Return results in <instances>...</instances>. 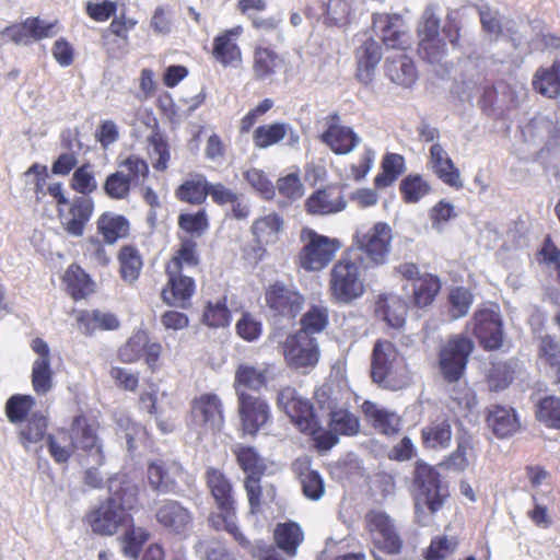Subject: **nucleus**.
I'll return each instance as SVG.
<instances>
[{
	"label": "nucleus",
	"mask_w": 560,
	"mask_h": 560,
	"mask_svg": "<svg viewBox=\"0 0 560 560\" xmlns=\"http://www.w3.org/2000/svg\"><path fill=\"white\" fill-rule=\"evenodd\" d=\"M205 482L214 502V510L207 518L209 527L228 533L242 548H249V539L237 525L236 498L231 478L220 468L208 467L205 471Z\"/></svg>",
	"instance_id": "f257e3e1"
},
{
	"label": "nucleus",
	"mask_w": 560,
	"mask_h": 560,
	"mask_svg": "<svg viewBox=\"0 0 560 560\" xmlns=\"http://www.w3.org/2000/svg\"><path fill=\"white\" fill-rule=\"evenodd\" d=\"M98 431L100 422L95 418L79 413L72 418L68 430L60 429L58 431L63 435V440L69 435L70 442L61 445L55 435L48 434V452L57 464H66L77 450H81L88 455L96 456V464L102 466L105 463V454Z\"/></svg>",
	"instance_id": "f03ea898"
},
{
	"label": "nucleus",
	"mask_w": 560,
	"mask_h": 560,
	"mask_svg": "<svg viewBox=\"0 0 560 560\" xmlns=\"http://www.w3.org/2000/svg\"><path fill=\"white\" fill-rule=\"evenodd\" d=\"M364 259L358 256L354 248H348L330 269L328 293L337 304H351L365 293L362 277Z\"/></svg>",
	"instance_id": "7ed1b4c3"
},
{
	"label": "nucleus",
	"mask_w": 560,
	"mask_h": 560,
	"mask_svg": "<svg viewBox=\"0 0 560 560\" xmlns=\"http://www.w3.org/2000/svg\"><path fill=\"white\" fill-rule=\"evenodd\" d=\"M371 378L380 387L390 390L407 385L406 359L392 341H375L371 355Z\"/></svg>",
	"instance_id": "20e7f679"
},
{
	"label": "nucleus",
	"mask_w": 560,
	"mask_h": 560,
	"mask_svg": "<svg viewBox=\"0 0 560 560\" xmlns=\"http://www.w3.org/2000/svg\"><path fill=\"white\" fill-rule=\"evenodd\" d=\"M47 190L56 202L57 217L63 231L71 236L81 237L95 210L93 199L75 196L69 201L60 182L50 183Z\"/></svg>",
	"instance_id": "39448f33"
},
{
	"label": "nucleus",
	"mask_w": 560,
	"mask_h": 560,
	"mask_svg": "<svg viewBox=\"0 0 560 560\" xmlns=\"http://www.w3.org/2000/svg\"><path fill=\"white\" fill-rule=\"evenodd\" d=\"M303 246L296 255V265L306 272H319L335 259L341 243L316 231L304 228L300 234Z\"/></svg>",
	"instance_id": "423d86ee"
},
{
	"label": "nucleus",
	"mask_w": 560,
	"mask_h": 560,
	"mask_svg": "<svg viewBox=\"0 0 560 560\" xmlns=\"http://www.w3.org/2000/svg\"><path fill=\"white\" fill-rule=\"evenodd\" d=\"M393 241V233L385 222H376L365 231L353 235L352 245L358 256L364 259V269H373L387 264Z\"/></svg>",
	"instance_id": "0eeeda50"
},
{
	"label": "nucleus",
	"mask_w": 560,
	"mask_h": 560,
	"mask_svg": "<svg viewBox=\"0 0 560 560\" xmlns=\"http://www.w3.org/2000/svg\"><path fill=\"white\" fill-rule=\"evenodd\" d=\"M189 427L200 435L218 434L225 425L222 398L215 393H203L190 401Z\"/></svg>",
	"instance_id": "6e6552de"
},
{
	"label": "nucleus",
	"mask_w": 560,
	"mask_h": 560,
	"mask_svg": "<svg viewBox=\"0 0 560 560\" xmlns=\"http://www.w3.org/2000/svg\"><path fill=\"white\" fill-rule=\"evenodd\" d=\"M277 406L300 432L315 440L319 419L310 399L303 397L294 387L284 386L278 390Z\"/></svg>",
	"instance_id": "1a4fd4ad"
},
{
	"label": "nucleus",
	"mask_w": 560,
	"mask_h": 560,
	"mask_svg": "<svg viewBox=\"0 0 560 560\" xmlns=\"http://www.w3.org/2000/svg\"><path fill=\"white\" fill-rule=\"evenodd\" d=\"M412 488L416 499L423 501L432 513L439 511L450 497L448 486L439 470L422 459L415 463Z\"/></svg>",
	"instance_id": "9d476101"
},
{
	"label": "nucleus",
	"mask_w": 560,
	"mask_h": 560,
	"mask_svg": "<svg viewBox=\"0 0 560 560\" xmlns=\"http://www.w3.org/2000/svg\"><path fill=\"white\" fill-rule=\"evenodd\" d=\"M264 300L269 315L277 323L294 320L305 303L304 295L296 288L279 280L265 288Z\"/></svg>",
	"instance_id": "9b49d317"
},
{
	"label": "nucleus",
	"mask_w": 560,
	"mask_h": 560,
	"mask_svg": "<svg viewBox=\"0 0 560 560\" xmlns=\"http://www.w3.org/2000/svg\"><path fill=\"white\" fill-rule=\"evenodd\" d=\"M359 431V418L347 408L336 407L329 412L328 429L318 424L314 444L318 451H329L339 442V435L353 436Z\"/></svg>",
	"instance_id": "f8f14e48"
},
{
	"label": "nucleus",
	"mask_w": 560,
	"mask_h": 560,
	"mask_svg": "<svg viewBox=\"0 0 560 560\" xmlns=\"http://www.w3.org/2000/svg\"><path fill=\"white\" fill-rule=\"evenodd\" d=\"M237 412L243 435L256 436L271 420V408L266 398L249 393L237 397Z\"/></svg>",
	"instance_id": "ddd939ff"
},
{
	"label": "nucleus",
	"mask_w": 560,
	"mask_h": 560,
	"mask_svg": "<svg viewBox=\"0 0 560 560\" xmlns=\"http://www.w3.org/2000/svg\"><path fill=\"white\" fill-rule=\"evenodd\" d=\"M282 353L288 366L293 370L314 368L320 355L316 339L305 331L289 335L283 342Z\"/></svg>",
	"instance_id": "4468645a"
},
{
	"label": "nucleus",
	"mask_w": 560,
	"mask_h": 560,
	"mask_svg": "<svg viewBox=\"0 0 560 560\" xmlns=\"http://www.w3.org/2000/svg\"><path fill=\"white\" fill-rule=\"evenodd\" d=\"M86 522L92 532L101 536H113L121 526L132 522L130 513L113 504V500H104L86 514Z\"/></svg>",
	"instance_id": "2eb2a0df"
},
{
	"label": "nucleus",
	"mask_w": 560,
	"mask_h": 560,
	"mask_svg": "<svg viewBox=\"0 0 560 560\" xmlns=\"http://www.w3.org/2000/svg\"><path fill=\"white\" fill-rule=\"evenodd\" d=\"M326 129L320 133L319 140L335 154L346 155L360 143V137L348 126L341 125L338 113H331L325 118Z\"/></svg>",
	"instance_id": "dca6fc26"
},
{
	"label": "nucleus",
	"mask_w": 560,
	"mask_h": 560,
	"mask_svg": "<svg viewBox=\"0 0 560 560\" xmlns=\"http://www.w3.org/2000/svg\"><path fill=\"white\" fill-rule=\"evenodd\" d=\"M57 24V21L46 22L38 16H31L20 23L7 26L2 34L7 35L15 45H30L55 36Z\"/></svg>",
	"instance_id": "f3484780"
},
{
	"label": "nucleus",
	"mask_w": 560,
	"mask_h": 560,
	"mask_svg": "<svg viewBox=\"0 0 560 560\" xmlns=\"http://www.w3.org/2000/svg\"><path fill=\"white\" fill-rule=\"evenodd\" d=\"M154 517L165 530L180 535L192 524L191 512L180 502L172 499L159 500L154 503Z\"/></svg>",
	"instance_id": "a211bd4d"
},
{
	"label": "nucleus",
	"mask_w": 560,
	"mask_h": 560,
	"mask_svg": "<svg viewBox=\"0 0 560 560\" xmlns=\"http://www.w3.org/2000/svg\"><path fill=\"white\" fill-rule=\"evenodd\" d=\"M166 284L161 290V299L168 306L189 308L191 299L196 292L194 278L184 272L165 270Z\"/></svg>",
	"instance_id": "6ab92c4d"
},
{
	"label": "nucleus",
	"mask_w": 560,
	"mask_h": 560,
	"mask_svg": "<svg viewBox=\"0 0 560 560\" xmlns=\"http://www.w3.org/2000/svg\"><path fill=\"white\" fill-rule=\"evenodd\" d=\"M243 32L242 25H235L214 36L211 55L218 63L225 68H235L242 62L243 54L237 42Z\"/></svg>",
	"instance_id": "aec40b11"
},
{
	"label": "nucleus",
	"mask_w": 560,
	"mask_h": 560,
	"mask_svg": "<svg viewBox=\"0 0 560 560\" xmlns=\"http://www.w3.org/2000/svg\"><path fill=\"white\" fill-rule=\"evenodd\" d=\"M372 22L387 48L406 49L409 46L410 38L406 32L401 15L397 13H375L373 14Z\"/></svg>",
	"instance_id": "412c9836"
},
{
	"label": "nucleus",
	"mask_w": 560,
	"mask_h": 560,
	"mask_svg": "<svg viewBox=\"0 0 560 560\" xmlns=\"http://www.w3.org/2000/svg\"><path fill=\"white\" fill-rule=\"evenodd\" d=\"M347 206L342 186L327 185L315 190L305 200L304 208L312 215H328L342 211Z\"/></svg>",
	"instance_id": "4be33fe9"
},
{
	"label": "nucleus",
	"mask_w": 560,
	"mask_h": 560,
	"mask_svg": "<svg viewBox=\"0 0 560 560\" xmlns=\"http://www.w3.org/2000/svg\"><path fill=\"white\" fill-rule=\"evenodd\" d=\"M31 348L38 355L32 365V386L37 395H46L52 388L54 380V371L50 366V350L47 342L39 337L32 340Z\"/></svg>",
	"instance_id": "5701e85b"
},
{
	"label": "nucleus",
	"mask_w": 560,
	"mask_h": 560,
	"mask_svg": "<svg viewBox=\"0 0 560 560\" xmlns=\"http://www.w3.org/2000/svg\"><path fill=\"white\" fill-rule=\"evenodd\" d=\"M474 332L486 350H497L503 343V324L493 311L481 310L474 315Z\"/></svg>",
	"instance_id": "b1692460"
},
{
	"label": "nucleus",
	"mask_w": 560,
	"mask_h": 560,
	"mask_svg": "<svg viewBox=\"0 0 560 560\" xmlns=\"http://www.w3.org/2000/svg\"><path fill=\"white\" fill-rule=\"evenodd\" d=\"M183 472L177 462L158 459L148 465L147 478L151 489L158 493H172L177 489V477Z\"/></svg>",
	"instance_id": "393cba45"
},
{
	"label": "nucleus",
	"mask_w": 560,
	"mask_h": 560,
	"mask_svg": "<svg viewBox=\"0 0 560 560\" xmlns=\"http://www.w3.org/2000/svg\"><path fill=\"white\" fill-rule=\"evenodd\" d=\"M285 67V58L272 46L257 44L253 48L252 71L255 80L265 81Z\"/></svg>",
	"instance_id": "a878e982"
},
{
	"label": "nucleus",
	"mask_w": 560,
	"mask_h": 560,
	"mask_svg": "<svg viewBox=\"0 0 560 560\" xmlns=\"http://www.w3.org/2000/svg\"><path fill=\"white\" fill-rule=\"evenodd\" d=\"M66 293L73 301L85 300L96 293V282L78 262L70 264L61 276Z\"/></svg>",
	"instance_id": "bb28decb"
},
{
	"label": "nucleus",
	"mask_w": 560,
	"mask_h": 560,
	"mask_svg": "<svg viewBox=\"0 0 560 560\" xmlns=\"http://www.w3.org/2000/svg\"><path fill=\"white\" fill-rule=\"evenodd\" d=\"M95 236L115 245L119 241L129 238L131 234V223L127 217L113 211H104L95 221Z\"/></svg>",
	"instance_id": "cd10ccee"
},
{
	"label": "nucleus",
	"mask_w": 560,
	"mask_h": 560,
	"mask_svg": "<svg viewBox=\"0 0 560 560\" xmlns=\"http://www.w3.org/2000/svg\"><path fill=\"white\" fill-rule=\"evenodd\" d=\"M374 314L394 329L405 326L408 314L406 301L394 293H381L375 301Z\"/></svg>",
	"instance_id": "c85d7f7f"
},
{
	"label": "nucleus",
	"mask_w": 560,
	"mask_h": 560,
	"mask_svg": "<svg viewBox=\"0 0 560 560\" xmlns=\"http://www.w3.org/2000/svg\"><path fill=\"white\" fill-rule=\"evenodd\" d=\"M209 197L218 207L230 206V215L235 220H246L250 215V207L243 199L242 194L221 182H210Z\"/></svg>",
	"instance_id": "c756f323"
},
{
	"label": "nucleus",
	"mask_w": 560,
	"mask_h": 560,
	"mask_svg": "<svg viewBox=\"0 0 560 560\" xmlns=\"http://www.w3.org/2000/svg\"><path fill=\"white\" fill-rule=\"evenodd\" d=\"M355 78L363 84L373 81L375 69L382 59V48L372 37L365 39L354 51Z\"/></svg>",
	"instance_id": "7c9ffc66"
},
{
	"label": "nucleus",
	"mask_w": 560,
	"mask_h": 560,
	"mask_svg": "<svg viewBox=\"0 0 560 560\" xmlns=\"http://www.w3.org/2000/svg\"><path fill=\"white\" fill-rule=\"evenodd\" d=\"M236 464L244 474V480L264 478L268 474V462L252 445L237 444L232 448Z\"/></svg>",
	"instance_id": "2f4dec72"
},
{
	"label": "nucleus",
	"mask_w": 560,
	"mask_h": 560,
	"mask_svg": "<svg viewBox=\"0 0 560 560\" xmlns=\"http://www.w3.org/2000/svg\"><path fill=\"white\" fill-rule=\"evenodd\" d=\"M109 497L125 513H129L138 504V486L126 475H116L108 480Z\"/></svg>",
	"instance_id": "473e14b6"
},
{
	"label": "nucleus",
	"mask_w": 560,
	"mask_h": 560,
	"mask_svg": "<svg viewBox=\"0 0 560 560\" xmlns=\"http://www.w3.org/2000/svg\"><path fill=\"white\" fill-rule=\"evenodd\" d=\"M118 273L121 281L136 283L142 272L144 261L140 249L135 244H125L117 252Z\"/></svg>",
	"instance_id": "72a5a7b5"
},
{
	"label": "nucleus",
	"mask_w": 560,
	"mask_h": 560,
	"mask_svg": "<svg viewBox=\"0 0 560 560\" xmlns=\"http://www.w3.org/2000/svg\"><path fill=\"white\" fill-rule=\"evenodd\" d=\"M272 538L279 550L289 558H294L298 555L299 547L304 541V532L296 522L287 521L276 525Z\"/></svg>",
	"instance_id": "f704fd0d"
},
{
	"label": "nucleus",
	"mask_w": 560,
	"mask_h": 560,
	"mask_svg": "<svg viewBox=\"0 0 560 560\" xmlns=\"http://www.w3.org/2000/svg\"><path fill=\"white\" fill-rule=\"evenodd\" d=\"M209 185L210 182L206 175L201 173L190 174L175 188V197L184 203L201 206L209 197Z\"/></svg>",
	"instance_id": "c9c22d12"
},
{
	"label": "nucleus",
	"mask_w": 560,
	"mask_h": 560,
	"mask_svg": "<svg viewBox=\"0 0 560 560\" xmlns=\"http://www.w3.org/2000/svg\"><path fill=\"white\" fill-rule=\"evenodd\" d=\"M75 319L79 330L85 336H92L96 330H116L120 326L115 314L100 310H81Z\"/></svg>",
	"instance_id": "e433bc0d"
},
{
	"label": "nucleus",
	"mask_w": 560,
	"mask_h": 560,
	"mask_svg": "<svg viewBox=\"0 0 560 560\" xmlns=\"http://www.w3.org/2000/svg\"><path fill=\"white\" fill-rule=\"evenodd\" d=\"M200 264L198 244L195 240L184 236L165 264V270L184 272L185 268H195Z\"/></svg>",
	"instance_id": "4c0bfd02"
},
{
	"label": "nucleus",
	"mask_w": 560,
	"mask_h": 560,
	"mask_svg": "<svg viewBox=\"0 0 560 560\" xmlns=\"http://www.w3.org/2000/svg\"><path fill=\"white\" fill-rule=\"evenodd\" d=\"M487 421L498 438H508L520 428V421L512 407L493 405L489 408Z\"/></svg>",
	"instance_id": "58836bf2"
},
{
	"label": "nucleus",
	"mask_w": 560,
	"mask_h": 560,
	"mask_svg": "<svg viewBox=\"0 0 560 560\" xmlns=\"http://www.w3.org/2000/svg\"><path fill=\"white\" fill-rule=\"evenodd\" d=\"M137 23V20L128 18L126 13L114 16L109 26L102 34V45L109 57H117V51L113 45L114 40L110 36L118 37L122 45L127 46L129 43V32L136 27Z\"/></svg>",
	"instance_id": "ea45409f"
},
{
	"label": "nucleus",
	"mask_w": 560,
	"mask_h": 560,
	"mask_svg": "<svg viewBox=\"0 0 560 560\" xmlns=\"http://www.w3.org/2000/svg\"><path fill=\"white\" fill-rule=\"evenodd\" d=\"M236 8L240 13L246 16L253 28L257 31H275L279 26V20L275 16L260 18L257 13L267 9L266 0H237Z\"/></svg>",
	"instance_id": "a19ab883"
},
{
	"label": "nucleus",
	"mask_w": 560,
	"mask_h": 560,
	"mask_svg": "<svg viewBox=\"0 0 560 560\" xmlns=\"http://www.w3.org/2000/svg\"><path fill=\"white\" fill-rule=\"evenodd\" d=\"M362 411L374 429L385 435H393L399 431V418L387 410L380 409L369 400L362 404Z\"/></svg>",
	"instance_id": "79ce46f5"
},
{
	"label": "nucleus",
	"mask_w": 560,
	"mask_h": 560,
	"mask_svg": "<svg viewBox=\"0 0 560 560\" xmlns=\"http://www.w3.org/2000/svg\"><path fill=\"white\" fill-rule=\"evenodd\" d=\"M262 478L243 480V487L246 492L249 512L256 515L262 511L265 503H272L276 500L277 490L273 485L261 486Z\"/></svg>",
	"instance_id": "37998d69"
},
{
	"label": "nucleus",
	"mask_w": 560,
	"mask_h": 560,
	"mask_svg": "<svg viewBox=\"0 0 560 560\" xmlns=\"http://www.w3.org/2000/svg\"><path fill=\"white\" fill-rule=\"evenodd\" d=\"M282 228V218L278 213L272 212L254 220L250 231L258 244L269 245L278 241Z\"/></svg>",
	"instance_id": "c03bdc74"
},
{
	"label": "nucleus",
	"mask_w": 560,
	"mask_h": 560,
	"mask_svg": "<svg viewBox=\"0 0 560 560\" xmlns=\"http://www.w3.org/2000/svg\"><path fill=\"white\" fill-rule=\"evenodd\" d=\"M267 385V375L265 371L248 364H240L235 370L233 388L236 397L241 393H248L250 390H260Z\"/></svg>",
	"instance_id": "a18cd8bd"
},
{
	"label": "nucleus",
	"mask_w": 560,
	"mask_h": 560,
	"mask_svg": "<svg viewBox=\"0 0 560 560\" xmlns=\"http://www.w3.org/2000/svg\"><path fill=\"white\" fill-rule=\"evenodd\" d=\"M452 427L450 421L438 419L421 430V442L424 448H445L451 444Z\"/></svg>",
	"instance_id": "49530a36"
},
{
	"label": "nucleus",
	"mask_w": 560,
	"mask_h": 560,
	"mask_svg": "<svg viewBox=\"0 0 560 560\" xmlns=\"http://www.w3.org/2000/svg\"><path fill=\"white\" fill-rule=\"evenodd\" d=\"M405 158L398 153L384 154L381 162V172L374 178V186L378 189L392 186L405 172Z\"/></svg>",
	"instance_id": "de8ad7c7"
},
{
	"label": "nucleus",
	"mask_w": 560,
	"mask_h": 560,
	"mask_svg": "<svg viewBox=\"0 0 560 560\" xmlns=\"http://www.w3.org/2000/svg\"><path fill=\"white\" fill-rule=\"evenodd\" d=\"M385 71L394 83L402 86H411L418 78L413 60L405 55L387 60Z\"/></svg>",
	"instance_id": "09e8293b"
},
{
	"label": "nucleus",
	"mask_w": 560,
	"mask_h": 560,
	"mask_svg": "<svg viewBox=\"0 0 560 560\" xmlns=\"http://www.w3.org/2000/svg\"><path fill=\"white\" fill-rule=\"evenodd\" d=\"M440 290L441 281L439 277L424 273L413 282L411 301L419 308L427 307L433 303Z\"/></svg>",
	"instance_id": "8fccbe9b"
},
{
	"label": "nucleus",
	"mask_w": 560,
	"mask_h": 560,
	"mask_svg": "<svg viewBox=\"0 0 560 560\" xmlns=\"http://www.w3.org/2000/svg\"><path fill=\"white\" fill-rule=\"evenodd\" d=\"M471 9L479 15L481 27L488 35L499 37L504 27L508 32H513V27L508 26L506 19L499 10L491 8L488 3L472 4Z\"/></svg>",
	"instance_id": "3c124183"
},
{
	"label": "nucleus",
	"mask_w": 560,
	"mask_h": 560,
	"mask_svg": "<svg viewBox=\"0 0 560 560\" xmlns=\"http://www.w3.org/2000/svg\"><path fill=\"white\" fill-rule=\"evenodd\" d=\"M48 429V418L39 412H34L26 419V423L19 430V440L24 448L43 441Z\"/></svg>",
	"instance_id": "603ef678"
},
{
	"label": "nucleus",
	"mask_w": 560,
	"mask_h": 560,
	"mask_svg": "<svg viewBox=\"0 0 560 560\" xmlns=\"http://www.w3.org/2000/svg\"><path fill=\"white\" fill-rule=\"evenodd\" d=\"M289 130L290 126L285 122L260 125L253 131V143L257 149H267L281 142Z\"/></svg>",
	"instance_id": "864d4df0"
},
{
	"label": "nucleus",
	"mask_w": 560,
	"mask_h": 560,
	"mask_svg": "<svg viewBox=\"0 0 560 560\" xmlns=\"http://www.w3.org/2000/svg\"><path fill=\"white\" fill-rule=\"evenodd\" d=\"M177 225L190 238L201 237L210 228L209 217L205 208L195 212H183L177 218Z\"/></svg>",
	"instance_id": "5fc2aeb1"
},
{
	"label": "nucleus",
	"mask_w": 560,
	"mask_h": 560,
	"mask_svg": "<svg viewBox=\"0 0 560 560\" xmlns=\"http://www.w3.org/2000/svg\"><path fill=\"white\" fill-rule=\"evenodd\" d=\"M148 143L152 149L149 155L153 159V168L158 172H165L171 161V147L158 126L148 137Z\"/></svg>",
	"instance_id": "6e6d98bb"
},
{
	"label": "nucleus",
	"mask_w": 560,
	"mask_h": 560,
	"mask_svg": "<svg viewBox=\"0 0 560 560\" xmlns=\"http://www.w3.org/2000/svg\"><path fill=\"white\" fill-rule=\"evenodd\" d=\"M533 85L537 92L547 97L558 96L560 94V60L556 61L549 69H539Z\"/></svg>",
	"instance_id": "4d7b16f0"
},
{
	"label": "nucleus",
	"mask_w": 560,
	"mask_h": 560,
	"mask_svg": "<svg viewBox=\"0 0 560 560\" xmlns=\"http://www.w3.org/2000/svg\"><path fill=\"white\" fill-rule=\"evenodd\" d=\"M232 320L231 311L228 307V299L223 296L217 302H207L203 308L201 322L211 328L228 327Z\"/></svg>",
	"instance_id": "13d9d810"
},
{
	"label": "nucleus",
	"mask_w": 560,
	"mask_h": 560,
	"mask_svg": "<svg viewBox=\"0 0 560 560\" xmlns=\"http://www.w3.org/2000/svg\"><path fill=\"white\" fill-rule=\"evenodd\" d=\"M70 187L78 194L89 197L97 189L94 165L85 162L77 167L70 178Z\"/></svg>",
	"instance_id": "bf43d9fd"
},
{
	"label": "nucleus",
	"mask_w": 560,
	"mask_h": 560,
	"mask_svg": "<svg viewBox=\"0 0 560 560\" xmlns=\"http://www.w3.org/2000/svg\"><path fill=\"white\" fill-rule=\"evenodd\" d=\"M430 163L439 178L451 186L455 185L453 162L445 150L438 143L433 144L430 149Z\"/></svg>",
	"instance_id": "052dcab7"
},
{
	"label": "nucleus",
	"mask_w": 560,
	"mask_h": 560,
	"mask_svg": "<svg viewBox=\"0 0 560 560\" xmlns=\"http://www.w3.org/2000/svg\"><path fill=\"white\" fill-rule=\"evenodd\" d=\"M430 190V184L419 174H409L399 184V191L406 203L418 202Z\"/></svg>",
	"instance_id": "680f3d73"
},
{
	"label": "nucleus",
	"mask_w": 560,
	"mask_h": 560,
	"mask_svg": "<svg viewBox=\"0 0 560 560\" xmlns=\"http://www.w3.org/2000/svg\"><path fill=\"white\" fill-rule=\"evenodd\" d=\"M457 470L467 468L476 460V439L464 428L457 425Z\"/></svg>",
	"instance_id": "e2e57ef3"
},
{
	"label": "nucleus",
	"mask_w": 560,
	"mask_h": 560,
	"mask_svg": "<svg viewBox=\"0 0 560 560\" xmlns=\"http://www.w3.org/2000/svg\"><path fill=\"white\" fill-rule=\"evenodd\" d=\"M119 167L126 171L125 177L133 186H142L150 176L148 162L137 154H130L119 162Z\"/></svg>",
	"instance_id": "0e129e2a"
},
{
	"label": "nucleus",
	"mask_w": 560,
	"mask_h": 560,
	"mask_svg": "<svg viewBox=\"0 0 560 560\" xmlns=\"http://www.w3.org/2000/svg\"><path fill=\"white\" fill-rule=\"evenodd\" d=\"M329 323V311L326 306L312 305L301 318V329L311 336L326 329Z\"/></svg>",
	"instance_id": "69168bd1"
},
{
	"label": "nucleus",
	"mask_w": 560,
	"mask_h": 560,
	"mask_svg": "<svg viewBox=\"0 0 560 560\" xmlns=\"http://www.w3.org/2000/svg\"><path fill=\"white\" fill-rule=\"evenodd\" d=\"M107 242L101 240L98 236L91 235L86 238L83 246V256L92 266L106 268L109 266L112 258L106 248Z\"/></svg>",
	"instance_id": "338daca9"
},
{
	"label": "nucleus",
	"mask_w": 560,
	"mask_h": 560,
	"mask_svg": "<svg viewBox=\"0 0 560 560\" xmlns=\"http://www.w3.org/2000/svg\"><path fill=\"white\" fill-rule=\"evenodd\" d=\"M536 417L549 428L560 429V398L547 396L539 400Z\"/></svg>",
	"instance_id": "774afa93"
}]
</instances>
